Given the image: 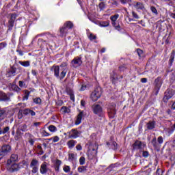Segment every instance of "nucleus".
<instances>
[{"instance_id": "nucleus-11", "label": "nucleus", "mask_w": 175, "mask_h": 175, "mask_svg": "<svg viewBox=\"0 0 175 175\" xmlns=\"http://www.w3.org/2000/svg\"><path fill=\"white\" fill-rule=\"evenodd\" d=\"M40 172L41 174H46V173L49 172V169L47 168V163L46 162H44L41 164Z\"/></svg>"}, {"instance_id": "nucleus-31", "label": "nucleus", "mask_w": 175, "mask_h": 175, "mask_svg": "<svg viewBox=\"0 0 175 175\" xmlns=\"http://www.w3.org/2000/svg\"><path fill=\"white\" fill-rule=\"evenodd\" d=\"M64 27H66L68 29H70L73 28V23L70 21L66 22L64 25Z\"/></svg>"}, {"instance_id": "nucleus-24", "label": "nucleus", "mask_w": 175, "mask_h": 175, "mask_svg": "<svg viewBox=\"0 0 175 175\" xmlns=\"http://www.w3.org/2000/svg\"><path fill=\"white\" fill-rule=\"evenodd\" d=\"M61 111L63 114H69V113H70V109L64 106L61 108Z\"/></svg>"}, {"instance_id": "nucleus-13", "label": "nucleus", "mask_w": 175, "mask_h": 175, "mask_svg": "<svg viewBox=\"0 0 175 175\" xmlns=\"http://www.w3.org/2000/svg\"><path fill=\"white\" fill-rule=\"evenodd\" d=\"M84 116V111H81L77 116L75 121V125H80L81 124V120H83V116Z\"/></svg>"}, {"instance_id": "nucleus-45", "label": "nucleus", "mask_w": 175, "mask_h": 175, "mask_svg": "<svg viewBox=\"0 0 175 175\" xmlns=\"http://www.w3.org/2000/svg\"><path fill=\"white\" fill-rule=\"evenodd\" d=\"M62 163V161H61L60 160H56L55 165L57 166V169H59V166H61Z\"/></svg>"}, {"instance_id": "nucleus-57", "label": "nucleus", "mask_w": 175, "mask_h": 175, "mask_svg": "<svg viewBox=\"0 0 175 175\" xmlns=\"http://www.w3.org/2000/svg\"><path fill=\"white\" fill-rule=\"evenodd\" d=\"M28 142L31 144V146H33V143H35V140H33V138L28 139Z\"/></svg>"}, {"instance_id": "nucleus-62", "label": "nucleus", "mask_w": 175, "mask_h": 175, "mask_svg": "<svg viewBox=\"0 0 175 175\" xmlns=\"http://www.w3.org/2000/svg\"><path fill=\"white\" fill-rule=\"evenodd\" d=\"M151 172H152L151 168H149V169H148V170L146 171V174L147 175H150V174H151Z\"/></svg>"}, {"instance_id": "nucleus-25", "label": "nucleus", "mask_w": 175, "mask_h": 175, "mask_svg": "<svg viewBox=\"0 0 175 175\" xmlns=\"http://www.w3.org/2000/svg\"><path fill=\"white\" fill-rule=\"evenodd\" d=\"M60 33L62 36H66V33H68V29L66 28V26L60 29Z\"/></svg>"}, {"instance_id": "nucleus-2", "label": "nucleus", "mask_w": 175, "mask_h": 175, "mask_svg": "<svg viewBox=\"0 0 175 175\" xmlns=\"http://www.w3.org/2000/svg\"><path fill=\"white\" fill-rule=\"evenodd\" d=\"M52 70H53L55 77H57V79H60V80H62V79L66 76V70H65V68H64L59 75V66H53L52 67Z\"/></svg>"}, {"instance_id": "nucleus-8", "label": "nucleus", "mask_w": 175, "mask_h": 175, "mask_svg": "<svg viewBox=\"0 0 175 175\" xmlns=\"http://www.w3.org/2000/svg\"><path fill=\"white\" fill-rule=\"evenodd\" d=\"M174 95V92L173 90H167L165 92V95L163 98V102H165V103H167V100H169L170 98H173Z\"/></svg>"}, {"instance_id": "nucleus-1", "label": "nucleus", "mask_w": 175, "mask_h": 175, "mask_svg": "<svg viewBox=\"0 0 175 175\" xmlns=\"http://www.w3.org/2000/svg\"><path fill=\"white\" fill-rule=\"evenodd\" d=\"M98 154V145L94 144L90 146L88 151V157L89 159H94L96 158Z\"/></svg>"}, {"instance_id": "nucleus-56", "label": "nucleus", "mask_w": 175, "mask_h": 175, "mask_svg": "<svg viewBox=\"0 0 175 175\" xmlns=\"http://www.w3.org/2000/svg\"><path fill=\"white\" fill-rule=\"evenodd\" d=\"M174 62V56L172 55L171 58L170 59V65H172L173 62Z\"/></svg>"}, {"instance_id": "nucleus-50", "label": "nucleus", "mask_w": 175, "mask_h": 175, "mask_svg": "<svg viewBox=\"0 0 175 175\" xmlns=\"http://www.w3.org/2000/svg\"><path fill=\"white\" fill-rule=\"evenodd\" d=\"M162 173H163V172L159 168H158L156 171V175H162Z\"/></svg>"}, {"instance_id": "nucleus-17", "label": "nucleus", "mask_w": 175, "mask_h": 175, "mask_svg": "<svg viewBox=\"0 0 175 175\" xmlns=\"http://www.w3.org/2000/svg\"><path fill=\"white\" fill-rule=\"evenodd\" d=\"M20 131L22 132H27L28 131L27 124H21L16 131L17 135H20Z\"/></svg>"}, {"instance_id": "nucleus-10", "label": "nucleus", "mask_w": 175, "mask_h": 175, "mask_svg": "<svg viewBox=\"0 0 175 175\" xmlns=\"http://www.w3.org/2000/svg\"><path fill=\"white\" fill-rule=\"evenodd\" d=\"M16 21V14H12L10 15V19L9 20V28L12 29L14 25V21Z\"/></svg>"}, {"instance_id": "nucleus-46", "label": "nucleus", "mask_w": 175, "mask_h": 175, "mask_svg": "<svg viewBox=\"0 0 175 175\" xmlns=\"http://www.w3.org/2000/svg\"><path fill=\"white\" fill-rule=\"evenodd\" d=\"M31 167H33L31 170L32 173L36 174L37 172H39V167H38V166Z\"/></svg>"}, {"instance_id": "nucleus-34", "label": "nucleus", "mask_w": 175, "mask_h": 175, "mask_svg": "<svg viewBox=\"0 0 175 175\" xmlns=\"http://www.w3.org/2000/svg\"><path fill=\"white\" fill-rule=\"evenodd\" d=\"M88 36L90 40H95V39H96V36L94 35L92 33H88Z\"/></svg>"}, {"instance_id": "nucleus-33", "label": "nucleus", "mask_w": 175, "mask_h": 175, "mask_svg": "<svg viewBox=\"0 0 175 175\" xmlns=\"http://www.w3.org/2000/svg\"><path fill=\"white\" fill-rule=\"evenodd\" d=\"M49 131H50V132L54 133V132H57V127L54 125H50L48 127Z\"/></svg>"}, {"instance_id": "nucleus-54", "label": "nucleus", "mask_w": 175, "mask_h": 175, "mask_svg": "<svg viewBox=\"0 0 175 175\" xmlns=\"http://www.w3.org/2000/svg\"><path fill=\"white\" fill-rule=\"evenodd\" d=\"M6 47V43L1 42L0 43V50H2V49H5Z\"/></svg>"}, {"instance_id": "nucleus-51", "label": "nucleus", "mask_w": 175, "mask_h": 175, "mask_svg": "<svg viewBox=\"0 0 175 175\" xmlns=\"http://www.w3.org/2000/svg\"><path fill=\"white\" fill-rule=\"evenodd\" d=\"M139 57H143V51L141 49H137Z\"/></svg>"}, {"instance_id": "nucleus-30", "label": "nucleus", "mask_w": 175, "mask_h": 175, "mask_svg": "<svg viewBox=\"0 0 175 175\" xmlns=\"http://www.w3.org/2000/svg\"><path fill=\"white\" fill-rule=\"evenodd\" d=\"M110 25V23L109 21H101L99 23L100 27H109Z\"/></svg>"}, {"instance_id": "nucleus-20", "label": "nucleus", "mask_w": 175, "mask_h": 175, "mask_svg": "<svg viewBox=\"0 0 175 175\" xmlns=\"http://www.w3.org/2000/svg\"><path fill=\"white\" fill-rule=\"evenodd\" d=\"M23 113L26 116H28V114H30V116H36V113H35V111H33L29 109H25Z\"/></svg>"}, {"instance_id": "nucleus-14", "label": "nucleus", "mask_w": 175, "mask_h": 175, "mask_svg": "<svg viewBox=\"0 0 175 175\" xmlns=\"http://www.w3.org/2000/svg\"><path fill=\"white\" fill-rule=\"evenodd\" d=\"M17 72V69L14 67H12L11 69L7 72L6 76L7 77H12V76H14Z\"/></svg>"}, {"instance_id": "nucleus-23", "label": "nucleus", "mask_w": 175, "mask_h": 175, "mask_svg": "<svg viewBox=\"0 0 175 175\" xmlns=\"http://www.w3.org/2000/svg\"><path fill=\"white\" fill-rule=\"evenodd\" d=\"M118 17H120V16L118 14H115L113 16H111L110 17V18L112 21V25L116 26V24H117V23L116 21H117V19L118 18Z\"/></svg>"}, {"instance_id": "nucleus-39", "label": "nucleus", "mask_w": 175, "mask_h": 175, "mask_svg": "<svg viewBox=\"0 0 175 175\" xmlns=\"http://www.w3.org/2000/svg\"><path fill=\"white\" fill-rule=\"evenodd\" d=\"M150 10L152 13H154V14H155V16H158V10H157V8H155V7H151Z\"/></svg>"}, {"instance_id": "nucleus-52", "label": "nucleus", "mask_w": 175, "mask_h": 175, "mask_svg": "<svg viewBox=\"0 0 175 175\" xmlns=\"http://www.w3.org/2000/svg\"><path fill=\"white\" fill-rule=\"evenodd\" d=\"M115 27V29H116L117 31H121V26H120V25H117L115 24V26L113 25Z\"/></svg>"}, {"instance_id": "nucleus-29", "label": "nucleus", "mask_w": 175, "mask_h": 175, "mask_svg": "<svg viewBox=\"0 0 175 175\" xmlns=\"http://www.w3.org/2000/svg\"><path fill=\"white\" fill-rule=\"evenodd\" d=\"M38 163H39V161L36 160V159H34L31 161L30 163V167H36L38 166Z\"/></svg>"}, {"instance_id": "nucleus-27", "label": "nucleus", "mask_w": 175, "mask_h": 175, "mask_svg": "<svg viewBox=\"0 0 175 175\" xmlns=\"http://www.w3.org/2000/svg\"><path fill=\"white\" fill-rule=\"evenodd\" d=\"M147 128L148 129H154L155 128V122L154 121H150L147 124Z\"/></svg>"}, {"instance_id": "nucleus-32", "label": "nucleus", "mask_w": 175, "mask_h": 175, "mask_svg": "<svg viewBox=\"0 0 175 175\" xmlns=\"http://www.w3.org/2000/svg\"><path fill=\"white\" fill-rule=\"evenodd\" d=\"M0 96H1V100H9V97L6 96V94L0 92Z\"/></svg>"}, {"instance_id": "nucleus-64", "label": "nucleus", "mask_w": 175, "mask_h": 175, "mask_svg": "<svg viewBox=\"0 0 175 175\" xmlns=\"http://www.w3.org/2000/svg\"><path fill=\"white\" fill-rule=\"evenodd\" d=\"M146 81H147V79L146 78L141 79V82L142 83H146Z\"/></svg>"}, {"instance_id": "nucleus-22", "label": "nucleus", "mask_w": 175, "mask_h": 175, "mask_svg": "<svg viewBox=\"0 0 175 175\" xmlns=\"http://www.w3.org/2000/svg\"><path fill=\"white\" fill-rule=\"evenodd\" d=\"M77 142L73 139L70 140L67 142V146L68 147V148H73V147H75V146H76V144Z\"/></svg>"}, {"instance_id": "nucleus-35", "label": "nucleus", "mask_w": 175, "mask_h": 175, "mask_svg": "<svg viewBox=\"0 0 175 175\" xmlns=\"http://www.w3.org/2000/svg\"><path fill=\"white\" fill-rule=\"evenodd\" d=\"M33 102L36 103V105H40V103H42V99L39 97L35 98H33Z\"/></svg>"}, {"instance_id": "nucleus-61", "label": "nucleus", "mask_w": 175, "mask_h": 175, "mask_svg": "<svg viewBox=\"0 0 175 175\" xmlns=\"http://www.w3.org/2000/svg\"><path fill=\"white\" fill-rule=\"evenodd\" d=\"M76 148H77V150H78V151H81V150H82V147H81V145H77V146H76Z\"/></svg>"}, {"instance_id": "nucleus-26", "label": "nucleus", "mask_w": 175, "mask_h": 175, "mask_svg": "<svg viewBox=\"0 0 175 175\" xmlns=\"http://www.w3.org/2000/svg\"><path fill=\"white\" fill-rule=\"evenodd\" d=\"M77 170L79 173H85L87 172V166H79Z\"/></svg>"}, {"instance_id": "nucleus-19", "label": "nucleus", "mask_w": 175, "mask_h": 175, "mask_svg": "<svg viewBox=\"0 0 175 175\" xmlns=\"http://www.w3.org/2000/svg\"><path fill=\"white\" fill-rule=\"evenodd\" d=\"M66 92L68 95L70 96V98L72 102H75V94H73V90L70 88H66Z\"/></svg>"}, {"instance_id": "nucleus-60", "label": "nucleus", "mask_w": 175, "mask_h": 175, "mask_svg": "<svg viewBox=\"0 0 175 175\" xmlns=\"http://www.w3.org/2000/svg\"><path fill=\"white\" fill-rule=\"evenodd\" d=\"M143 157H144L145 158H147V157H148V152L147 151L143 152Z\"/></svg>"}, {"instance_id": "nucleus-18", "label": "nucleus", "mask_w": 175, "mask_h": 175, "mask_svg": "<svg viewBox=\"0 0 175 175\" xmlns=\"http://www.w3.org/2000/svg\"><path fill=\"white\" fill-rule=\"evenodd\" d=\"M20 169V165L17 163L11 164V167L9 168L10 172H17Z\"/></svg>"}, {"instance_id": "nucleus-12", "label": "nucleus", "mask_w": 175, "mask_h": 175, "mask_svg": "<svg viewBox=\"0 0 175 175\" xmlns=\"http://www.w3.org/2000/svg\"><path fill=\"white\" fill-rule=\"evenodd\" d=\"M133 6H134L137 10H143V9H144V5L142 2L135 1L133 3Z\"/></svg>"}, {"instance_id": "nucleus-15", "label": "nucleus", "mask_w": 175, "mask_h": 175, "mask_svg": "<svg viewBox=\"0 0 175 175\" xmlns=\"http://www.w3.org/2000/svg\"><path fill=\"white\" fill-rule=\"evenodd\" d=\"M108 114L109 118H114V117H116V109H114V107H113L112 108H108Z\"/></svg>"}, {"instance_id": "nucleus-4", "label": "nucleus", "mask_w": 175, "mask_h": 175, "mask_svg": "<svg viewBox=\"0 0 175 175\" xmlns=\"http://www.w3.org/2000/svg\"><path fill=\"white\" fill-rule=\"evenodd\" d=\"M92 110L94 114H96L99 117H102V116H103V109L100 105L94 104L92 106Z\"/></svg>"}, {"instance_id": "nucleus-6", "label": "nucleus", "mask_w": 175, "mask_h": 175, "mask_svg": "<svg viewBox=\"0 0 175 175\" xmlns=\"http://www.w3.org/2000/svg\"><path fill=\"white\" fill-rule=\"evenodd\" d=\"M146 147V144L142 142L141 141H135L133 144V150H144Z\"/></svg>"}, {"instance_id": "nucleus-36", "label": "nucleus", "mask_w": 175, "mask_h": 175, "mask_svg": "<svg viewBox=\"0 0 175 175\" xmlns=\"http://www.w3.org/2000/svg\"><path fill=\"white\" fill-rule=\"evenodd\" d=\"M25 137L27 139L29 140L31 139H33V135H32L31 133H26L25 134Z\"/></svg>"}, {"instance_id": "nucleus-37", "label": "nucleus", "mask_w": 175, "mask_h": 175, "mask_svg": "<svg viewBox=\"0 0 175 175\" xmlns=\"http://www.w3.org/2000/svg\"><path fill=\"white\" fill-rule=\"evenodd\" d=\"M122 5H126V3H129V5H131L132 3V0H120Z\"/></svg>"}, {"instance_id": "nucleus-53", "label": "nucleus", "mask_w": 175, "mask_h": 175, "mask_svg": "<svg viewBox=\"0 0 175 175\" xmlns=\"http://www.w3.org/2000/svg\"><path fill=\"white\" fill-rule=\"evenodd\" d=\"M18 83L19 87H21V88H23V87H25V83L23 81H19Z\"/></svg>"}, {"instance_id": "nucleus-9", "label": "nucleus", "mask_w": 175, "mask_h": 175, "mask_svg": "<svg viewBox=\"0 0 175 175\" xmlns=\"http://www.w3.org/2000/svg\"><path fill=\"white\" fill-rule=\"evenodd\" d=\"M17 161H18V156L16 154H12L10 159L8 160L7 165H12V163H14V162H17Z\"/></svg>"}, {"instance_id": "nucleus-44", "label": "nucleus", "mask_w": 175, "mask_h": 175, "mask_svg": "<svg viewBox=\"0 0 175 175\" xmlns=\"http://www.w3.org/2000/svg\"><path fill=\"white\" fill-rule=\"evenodd\" d=\"M51 139H53V143H57V142H59V137L55 136V137H51Z\"/></svg>"}, {"instance_id": "nucleus-63", "label": "nucleus", "mask_w": 175, "mask_h": 175, "mask_svg": "<svg viewBox=\"0 0 175 175\" xmlns=\"http://www.w3.org/2000/svg\"><path fill=\"white\" fill-rule=\"evenodd\" d=\"M138 24H141V25H142V27H146V23H144V22H143V21H138Z\"/></svg>"}, {"instance_id": "nucleus-38", "label": "nucleus", "mask_w": 175, "mask_h": 175, "mask_svg": "<svg viewBox=\"0 0 175 175\" xmlns=\"http://www.w3.org/2000/svg\"><path fill=\"white\" fill-rule=\"evenodd\" d=\"M41 133H42V136H43L44 137H47L50 136V133L46 131V130H43Z\"/></svg>"}, {"instance_id": "nucleus-41", "label": "nucleus", "mask_w": 175, "mask_h": 175, "mask_svg": "<svg viewBox=\"0 0 175 175\" xmlns=\"http://www.w3.org/2000/svg\"><path fill=\"white\" fill-rule=\"evenodd\" d=\"M75 159V154L71 153L68 154V160L70 162H73V160Z\"/></svg>"}, {"instance_id": "nucleus-55", "label": "nucleus", "mask_w": 175, "mask_h": 175, "mask_svg": "<svg viewBox=\"0 0 175 175\" xmlns=\"http://www.w3.org/2000/svg\"><path fill=\"white\" fill-rule=\"evenodd\" d=\"M112 148L113 150H117V142H112Z\"/></svg>"}, {"instance_id": "nucleus-59", "label": "nucleus", "mask_w": 175, "mask_h": 175, "mask_svg": "<svg viewBox=\"0 0 175 175\" xmlns=\"http://www.w3.org/2000/svg\"><path fill=\"white\" fill-rule=\"evenodd\" d=\"M99 8L100 9H105V3H100Z\"/></svg>"}, {"instance_id": "nucleus-40", "label": "nucleus", "mask_w": 175, "mask_h": 175, "mask_svg": "<svg viewBox=\"0 0 175 175\" xmlns=\"http://www.w3.org/2000/svg\"><path fill=\"white\" fill-rule=\"evenodd\" d=\"M63 170L65 173H69V172H70V167H69V165H65Z\"/></svg>"}, {"instance_id": "nucleus-3", "label": "nucleus", "mask_w": 175, "mask_h": 175, "mask_svg": "<svg viewBox=\"0 0 175 175\" xmlns=\"http://www.w3.org/2000/svg\"><path fill=\"white\" fill-rule=\"evenodd\" d=\"M102 96V88H97L91 94L90 98L93 102H96L99 98Z\"/></svg>"}, {"instance_id": "nucleus-42", "label": "nucleus", "mask_w": 175, "mask_h": 175, "mask_svg": "<svg viewBox=\"0 0 175 175\" xmlns=\"http://www.w3.org/2000/svg\"><path fill=\"white\" fill-rule=\"evenodd\" d=\"M85 90H87V85L85 83H81V88L79 90L85 91Z\"/></svg>"}, {"instance_id": "nucleus-47", "label": "nucleus", "mask_w": 175, "mask_h": 175, "mask_svg": "<svg viewBox=\"0 0 175 175\" xmlns=\"http://www.w3.org/2000/svg\"><path fill=\"white\" fill-rule=\"evenodd\" d=\"M29 97V92L25 91V95L23 97L24 100H28V98Z\"/></svg>"}, {"instance_id": "nucleus-48", "label": "nucleus", "mask_w": 175, "mask_h": 175, "mask_svg": "<svg viewBox=\"0 0 175 175\" xmlns=\"http://www.w3.org/2000/svg\"><path fill=\"white\" fill-rule=\"evenodd\" d=\"M157 142L159 144H162V143H163V138L161 136H159L157 139Z\"/></svg>"}, {"instance_id": "nucleus-43", "label": "nucleus", "mask_w": 175, "mask_h": 175, "mask_svg": "<svg viewBox=\"0 0 175 175\" xmlns=\"http://www.w3.org/2000/svg\"><path fill=\"white\" fill-rule=\"evenodd\" d=\"M79 163L80 165H83L85 163V158L84 157H81L79 159Z\"/></svg>"}, {"instance_id": "nucleus-7", "label": "nucleus", "mask_w": 175, "mask_h": 175, "mask_svg": "<svg viewBox=\"0 0 175 175\" xmlns=\"http://www.w3.org/2000/svg\"><path fill=\"white\" fill-rule=\"evenodd\" d=\"M68 133L70 139H77L80 136V133L76 129H72Z\"/></svg>"}, {"instance_id": "nucleus-5", "label": "nucleus", "mask_w": 175, "mask_h": 175, "mask_svg": "<svg viewBox=\"0 0 175 175\" xmlns=\"http://www.w3.org/2000/svg\"><path fill=\"white\" fill-rule=\"evenodd\" d=\"M12 151V146L10 145H4L1 147L0 150V157H3V155H6L8 152Z\"/></svg>"}, {"instance_id": "nucleus-58", "label": "nucleus", "mask_w": 175, "mask_h": 175, "mask_svg": "<svg viewBox=\"0 0 175 175\" xmlns=\"http://www.w3.org/2000/svg\"><path fill=\"white\" fill-rule=\"evenodd\" d=\"M9 126H7L5 128H4L3 131V133L5 134V133H7V132H9Z\"/></svg>"}, {"instance_id": "nucleus-49", "label": "nucleus", "mask_w": 175, "mask_h": 175, "mask_svg": "<svg viewBox=\"0 0 175 175\" xmlns=\"http://www.w3.org/2000/svg\"><path fill=\"white\" fill-rule=\"evenodd\" d=\"M132 16L134 18H136L137 20H139V15L135 12H132Z\"/></svg>"}, {"instance_id": "nucleus-21", "label": "nucleus", "mask_w": 175, "mask_h": 175, "mask_svg": "<svg viewBox=\"0 0 175 175\" xmlns=\"http://www.w3.org/2000/svg\"><path fill=\"white\" fill-rule=\"evenodd\" d=\"M10 90L11 91H16V92H18L19 91L21 90V89H20V88H18V86H17V85H16V84L10 85Z\"/></svg>"}, {"instance_id": "nucleus-28", "label": "nucleus", "mask_w": 175, "mask_h": 175, "mask_svg": "<svg viewBox=\"0 0 175 175\" xmlns=\"http://www.w3.org/2000/svg\"><path fill=\"white\" fill-rule=\"evenodd\" d=\"M19 64L22 66H25V68H27V66L31 65V62L29 61L19 62Z\"/></svg>"}, {"instance_id": "nucleus-16", "label": "nucleus", "mask_w": 175, "mask_h": 175, "mask_svg": "<svg viewBox=\"0 0 175 175\" xmlns=\"http://www.w3.org/2000/svg\"><path fill=\"white\" fill-rule=\"evenodd\" d=\"M72 64L75 68H77V66H80L81 65V59L79 57L75 58L72 60Z\"/></svg>"}]
</instances>
